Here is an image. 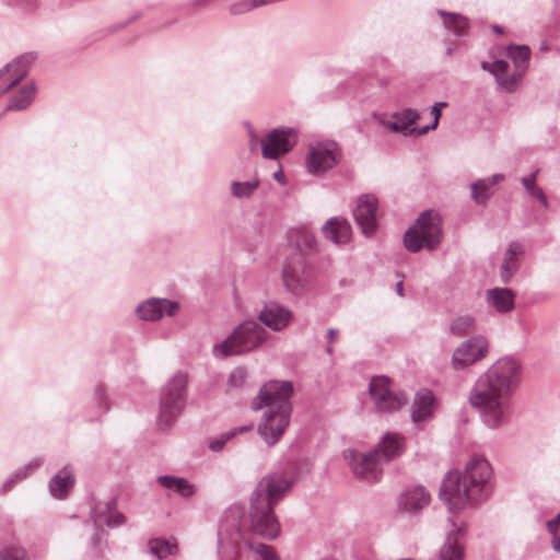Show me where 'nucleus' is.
<instances>
[{
    "mask_svg": "<svg viewBox=\"0 0 560 560\" xmlns=\"http://www.w3.org/2000/svg\"><path fill=\"white\" fill-rule=\"evenodd\" d=\"M442 240L441 218L433 211H424L404 235L405 247L417 253L422 248L435 249Z\"/></svg>",
    "mask_w": 560,
    "mask_h": 560,
    "instance_id": "nucleus-7",
    "label": "nucleus"
},
{
    "mask_svg": "<svg viewBox=\"0 0 560 560\" xmlns=\"http://www.w3.org/2000/svg\"><path fill=\"white\" fill-rule=\"evenodd\" d=\"M0 560H27V557L24 549L12 546L0 551Z\"/></svg>",
    "mask_w": 560,
    "mask_h": 560,
    "instance_id": "nucleus-44",
    "label": "nucleus"
},
{
    "mask_svg": "<svg viewBox=\"0 0 560 560\" xmlns=\"http://www.w3.org/2000/svg\"><path fill=\"white\" fill-rule=\"evenodd\" d=\"M305 237H306L307 243L310 244V246H312L315 243V241H314V238L312 236H305Z\"/></svg>",
    "mask_w": 560,
    "mask_h": 560,
    "instance_id": "nucleus-56",
    "label": "nucleus"
},
{
    "mask_svg": "<svg viewBox=\"0 0 560 560\" xmlns=\"http://www.w3.org/2000/svg\"><path fill=\"white\" fill-rule=\"evenodd\" d=\"M431 495L422 486H413L405 489L398 500L399 510L416 514L429 505Z\"/></svg>",
    "mask_w": 560,
    "mask_h": 560,
    "instance_id": "nucleus-21",
    "label": "nucleus"
},
{
    "mask_svg": "<svg viewBox=\"0 0 560 560\" xmlns=\"http://www.w3.org/2000/svg\"><path fill=\"white\" fill-rule=\"evenodd\" d=\"M186 398L187 377L177 373L161 389L158 415L160 425L170 428L175 423L186 407Z\"/></svg>",
    "mask_w": 560,
    "mask_h": 560,
    "instance_id": "nucleus-8",
    "label": "nucleus"
},
{
    "mask_svg": "<svg viewBox=\"0 0 560 560\" xmlns=\"http://www.w3.org/2000/svg\"><path fill=\"white\" fill-rule=\"evenodd\" d=\"M547 528L552 535V548L560 551V512L547 522Z\"/></svg>",
    "mask_w": 560,
    "mask_h": 560,
    "instance_id": "nucleus-43",
    "label": "nucleus"
},
{
    "mask_svg": "<svg viewBox=\"0 0 560 560\" xmlns=\"http://www.w3.org/2000/svg\"><path fill=\"white\" fill-rule=\"evenodd\" d=\"M246 380H247L246 369L238 366L230 373V375L228 377L226 386L229 389H241L246 385Z\"/></svg>",
    "mask_w": 560,
    "mask_h": 560,
    "instance_id": "nucleus-40",
    "label": "nucleus"
},
{
    "mask_svg": "<svg viewBox=\"0 0 560 560\" xmlns=\"http://www.w3.org/2000/svg\"><path fill=\"white\" fill-rule=\"evenodd\" d=\"M434 407L435 397L431 390L420 389L417 392L411 407V419L413 423L420 427L421 423L432 419Z\"/></svg>",
    "mask_w": 560,
    "mask_h": 560,
    "instance_id": "nucleus-22",
    "label": "nucleus"
},
{
    "mask_svg": "<svg viewBox=\"0 0 560 560\" xmlns=\"http://www.w3.org/2000/svg\"><path fill=\"white\" fill-rule=\"evenodd\" d=\"M248 429H249V427H241V428L232 429V430L223 433L221 436L211 440L209 443V448L212 452H220L223 450L224 445L226 444V442L229 440L234 438L237 433H242Z\"/></svg>",
    "mask_w": 560,
    "mask_h": 560,
    "instance_id": "nucleus-39",
    "label": "nucleus"
},
{
    "mask_svg": "<svg viewBox=\"0 0 560 560\" xmlns=\"http://www.w3.org/2000/svg\"><path fill=\"white\" fill-rule=\"evenodd\" d=\"M341 150L335 141H318L310 144L305 166L311 175L322 176L339 164Z\"/></svg>",
    "mask_w": 560,
    "mask_h": 560,
    "instance_id": "nucleus-9",
    "label": "nucleus"
},
{
    "mask_svg": "<svg viewBox=\"0 0 560 560\" xmlns=\"http://www.w3.org/2000/svg\"><path fill=\"white\" fill-rule=\"evenodd\" d=\"M524 256L525 248L522 243L513 241L508 244L499 267V276L503 283H509L518 272Z\"/></svg>",
    "mask_w": 560,
    "mask_h": 560,
    "instance_id": "nucleus-19",
    "label": "nucleus"
},
{
    "mask_svg": "<svg viewBox=\"0 0 560 560\" xmlns=\"http://www.w3.org/2000/svg\"><path fill=\"white\" fill-rule=\"evenodd\" d=\"M538 174V170L522 178V184L529 196L536 198L540 201L541 206L545 209L549 208V202L547 200L546 194L544 190L536 185V177Z\"/></svg>",
    "mask_w": 560,
    "mask_h": 560,
    "instance_id": "nucleus-34",
    "label": "nucleus"
},
{
    "mask_svg": "<svg viewBox=\"0 0 560 560\" xmlns=\"http://www.w3.org/2000/svg\"><path fill=\"white\" fill-rule=\"evenodd\" d=\"M405 122L410 125L415 124L419 118V113L412 108H405L401 113L397 114Z\"/></svg>",
    "mask_w": 560,
    "mask_h": 560,
    "instance_id": "nucleus-46",
    "label": "nucleus"
},
{
    "mask_svg": "<svg viewBox=\"0 0 560 560\" xmlns=\"http://www.w3.org/2000/svg\"><path fill=\"white\" fill-rule=\"evenodd\" d=\"M92 516L95 525L104 522L108 527H118L125 523L122 513L116 510V500L98 502L92 509Z\"/></svg>",
    "mask_w": 560,
    "mask_h": 560,
    "instance_id": "nucleus-24",
    "label": "nucleus"
},
{
    "mask_svg": "<svg viewBox=\"0 0 560 560\" xmlns=\"http://www.w3.org/2000/svg\"><path fill=\"white\" fill-rule=\"evenodd\" d=\"M489 306L499 313H508L515 306V294L509 288H493L486 291Z\"/></svg>",
    "mask_w": 560,
    "mask_h": 560,
    "instance_id": "nucleus-26",
    "label": "nucleus"
},
{
    "mask_svg": "<svg viewBox=\"0 0 560 560\" xmlns=\"http://www.w3.org/2000/svg\"><path fill=\"white\" fill-rule=\"evenodd\" d=\"M293 384L289 381H269L253 400V409H265L258 432L269 445L277 443L290 423Z\"/></svg>",
    "mask_w": 560,
    "mask_h": 560,
    "instance_id": "nucleus-4",
    "label": "nucleus"
},
{
    "mask_svg": "<svg viewBox=\"0 0 560 560\" xmlns=\"http://www.w3.org/2000/svg\"><path fill=\"white\" fill-rule=\"evenodd\" d=\"M489 353V340L482 335H474L462 341L453 351L451 364L456 371L469 368L483 360Z\"/></svg>",
    "mask_w": 560,
    "mask_h": 560,
    "instance_id": "nucleus-10",
    "label": "nucleus"
},
{
    "mask_svg": "<svg viewBox=\"0 0 560 560\" xmlns=\"http://www.w3.org/2000/svg\"><path fill=\"white\" fill-rule=\"evenodd\" d=\"M291 481L280 472L268 474L260 479L250 495L249 514L242 516L237 508L230 509L222 521L231 512L238 513L241 532L247 537L262 539H275L280 533V525L275 515L276 504L284 498L290 490Z\"/></svg>",
    "mask_w": 560,
    "mask_h": 560,
    "instance_id": "nucleus-2",
    "label": "nucleus"
},
{
    "mask_svg": "<svg viewBox=\"0 0 560 560\" xmlns=\"http://www.w3.org/2000/svg\"><path fill=\"white\" fill-rule=\"evenodd\" d=\"M447 54L451 55L452 54V48H447Z\"/></svg>",
    "mask_w": 560,
    "mask_h": 560,
    "instance_id": "nucleus-57",
    "label": "nucleus"
},
{
    "mask_svg": "<svg viewBox=\"0 0 560 560\" xmlns=\"http://www.w3.org/2000/svg\"><path fill=\"white\" fill-rule=\"evenodd\" d=\"M322 233L336 245H346L351 240V225L342 217H332L322 226Z\"/></svg>",
    "mask_w": 560,
    "mask_h": 560,
    "instance_id": "nucleus-23",
    "label": "nucleus"
},
{
    "mask_svg": "<svg viewBox=\"0 0 560 560\" xmlns=\"http://www.w3.org/2000/svg\"><path fill=\"white\" fill-rule=\"evenodd\" d=\"M177 549V545L170 540L151 539L149 541V552L156 559L162 560L170 555H173Z\"/></svg>",
    "mask_w": 560,
    "mask_h": 560,
    "instance_id": "nucleus-35",
    "label": "nucleus"
},
{
    "mask_svg": "<svg viewBox=\"0 0 560 560\" xmlns=\"http://www.w3.org/2000/svg\"><path fill=\"white\" fill-rule=\"evenodd\" d=\"M258 319L273 331H281L290 324L292 312L278 302L266 303L258 314Z\"/></svg>",
    "mask_w": 560,
    "mask_h": 560,
    "instance_id": "nucleus-20",
    "label": "nucleus"
},
{
    "mask_svg": "<svg viewBox=\"0 0 560 560\" xmlns=\"http://www.w3.org/2000/svg\"><path fill=\"white\" fill-rule=\"evenodd\" d=\"M273 178L276 180H278L279 183H282V178H283V175H282V172L281 171H278L273 174Z\"/></svg>",
    "mask_w": 560,
    "mask_h": 560,
    "instance_id": "nucleus-52",
    "label": "nucleus"
},
{
    "mask_svg": "<svg viewBox=\"0 0 560 560\" xmlns=\"http://www.w3.org/2000/svg\"><path fill=\"white\" fill-rule=\"evenodd\" d=\"M259 186L258 180L233 182L231 184V192L236 198H248Z\"/></svg>",
    "mask_w": 560,
    "mask_h": 560,
    "instance_id": "nucleus-36",
    "label": "nucleus"
},
{
    "mask_svg": "<svg viewBox=\"0 0 560 560\" xmlns=\"http://www.w3.org/2000/svg\"><path fill=\"white\" fill-rule=\"evenodd\" d=\"M476 329V318L464 314L456 316L450 324V332L456 337H463Z\"/></svg>",
    "mask_w": 560,
    "mask_h": 560,
    "instance_id": "nucleus-33",
    "label": "nucleus"
},
{
    "mask_svg": "<svg viewBox=\"0 0 560 560\" xmlns=\"http://www.w3.org/2000/svg\"><path fill=\"white\" fill-rule=\"evenodd\" d=\"M178 310V303L167 299L151 298L140 303L136 313L141 320H159L164 315L173 316Z\"/></svg>",
    "mask_w": 560,
    "mask_h": 560,
    "instance_id": "nucleus-18",
    "label": "nucleus"
},
{
    "mask_svg": "<svg viewBox=\"0 0 560 560\" xmlns=\"http://www.w3.org/2000/svg\"><path fill=\"white\" fill-rule=\"evenodd\" d=\"M377 198L373 195H362L353 210V217L365 236H372L377 229Z\"/></svg>",
    "mask_w": 560,
    "mask_h": 560,
    "instance_id": "nucleus-15",
    "label": "nucleus"
},
{
    "mask_svg": "<svg viewBox=\"0 0 560 560\" xmlns=\"http://www.w3.org/2000/svg\"><path fill=\"white\" fill-rule=\"evenodd\" d=\"M158 482L165 489L174 491L184 498H189L195 493V487L186 478L164 475L158 478Z\"/></svg>",
    "mask_w": 560,
    "mask_h": 560,
    "instance_id": "nucleus-30",
    "label": "nucleus"
},
{
    "mask_svg": "<svg viewBox=\"0 0 560 560\" xmlns=\"http://www.w3.org/2000/svg\"><path fill=\"white\" fill-rule=\"evenodd\" d=\"M272 3V0H243L238 3H235L231 7L232 14H242L248 12L258 7H262L266 4Z\"/></svg>",
    "mask_w": 560,
    "mask_h": 560,
    "instance_id": "nucleus-41",
    "label": "nucleus"
},
{
    "mask_svg": "<svg viewBox=\"0 0 560 560\" xmlns=\"http://www.w3.org/2000/svg\"><path fill=\"white\" fill-rule=\"evenodd\" d=\"M42 464L39 458L32 459L26 466L19 469L8 481L4 483V491L9 490L18 480H22L27 475L38 468Z\"/></svg>",
    "mask_w": 560,
    "mask_h": 560,
    "instance_id": "nucleus-38",
    "label": "nucleus"
},
{
    "mask_svg": "<svg viewBox=\"0 0 560 560\" xmlns=\"http://www.w3.org/2000/svg\"><path fill=\"white\" fill-rule=\"evenodd\" d=\"M94 395H95L96 404H97L98 408L101 409V412L107 411L108 405H107L106 395H105L103 388L96 387Z\"/></svg>",
    "mask_w": 560,
    "mask_h": 560,
    "instance_id": "nucleus-45",
    "label": "nucleus"
},
{
    "mask_svg": "<svg viewBox=\"0 0 560 560\" xmlns=\"http://www.w3.org/2000/svg\"><path fill=\"white\" fill-rule=\"evenodd\" d=\"M370 397L375 411L382 413L395 412L407 402L404 394L390 389L389 378L386 376H375L371 380Z\"/></svg>",
    "mask_w": 560,
    "mask_h": 560,
    "instance_id": "nucleus-11",
    "label": "nucleus"
},
{
    "mask_svg": "<svg viewBox=\"0 0 560 560\" xmlns=\"http://www.w3.org/2000/svg\"><path fill=\"white\" fill-rule=\"evenodd\" d=\"M481 68L489 71L494 75L499 86L505 92H513L517 88L516 75H508L509 63L505 60L499 59L493 62L482 61Z\"/></svg>",
    "mask_w": 560,
    "mask_h": 560,
    "instance_id": "nucleus-25",
    "label": "nucleus"
},
{
    "mask_svg": "<svg viewBox=\"0 0 560 560\" xmlns=\"http://www.w3.org/2000/svg\"><path fill=\"white\" fill-rule=\"evenodd\" d=\"M396 292L402 296L404 295V292H402V282L399 281L397 284H396Z\"/></svg>",
    "mask_w": 560,
    "mask_h": 560,
    "instance_id": "nucleus-53",
    "label": "nucleus"
},
{
    "mask_svg": "<svg viewBox=\"0 0 560 560\" xmlns=\"http://www.w3.org/2000/svg\"><path fill=\"white\" fill-rule=\"evenodd\" d=\"M298 142V133L291 127H278L261 138V155L276 160L290 152Z\"/></svg>",
    "mask_w": 560,
    "mask_h": 560,
    "instance_id": "nucleus-13",
    "label": "nucleus"
},
{
    "mask_svg": "<svg viewBox=\"0 0 560 560\" xmlns=\"http://www.w3.org/2000/svg\"><path fill=\"white\" fill-rule=\"evenodd\" d=\"M248 147L250 152H257L259 148L261 149V139L252 128L248 130Z\"/></svg>",
    "mask_w": 560,
    "mask_h": 560,
    "instance_id": "nucleus-47",
    "label": "nucleus"
},
{
    "mask_svg": "<svg viewBox=\"0 0 560 560\" xmlns=\"http://www.w3.org/2000/svg\"><path fill=\"white\" fill-rule=\"evenodd\" d=\"M493 31H494L495 33H498V34H502V33H503V30H502V28H501V26H499V25H494V26H493Z\"/></svg>",
    "mask_w": 560,
    "mask_h": 560,
    "instance_id": "nucleus-55",
    "label": "nucleus"
},
{
    "mask_svg": "<svg viewBox=\"0 0 560 560\" xmlns=\"http://www.w3.org/2000/svg\"><path fill=\"white\" fill-rule=\"evenodd\" d=\"M405 448L404 438L398 433H387L383 436L377 447L380 460L384 464L399 456Z\"/></svg>",
    "mask_w": 560,
    "mask_h": 560,
    "instance_id": "nucleus-27",
    "label": "nucleus"
},
{
    "mask_svg": "<svg viewBox=\"0 0 560 560\" xmlns=\"http://www.w3.org/2000/svg\"><path fill=\"white\" fill-rule=\"evenodd\" d=\"M242 545L252 550L254 560H279L273 547L255 542L254 539L247 537L246 533L241 532L238 513L233 511L224 521L220 522L218 532L219 553L224 560H235Z\"/></svg>",
    "mask_w": 560,
    "mask_h": 560,
    "instance_id": "nucleus-5",
    "label": "nucleus"
},
{
    "mask_svg": "<svg viewBox=\"0 0 560 560\" xmlns=\"http://www.w3.org/2000/svg\"><path fill=\"white\" fill-rule=\"evenodd\" d=\"M451 528L440 548L438 560H463L465 557L466 524L450 520Z\"/></svg>",
    "mask_w": 560,
    "mask_h": 560,
    "instance_id": "nucleus-14",
    "label": "nucleus"
},
{
    "mask_svg": "<svg viewBox=\"0 0 560 560\" xmlns=\"http://www.w3.org/2000/svg\"><path fill=\"white\" fill-rule=\"evenodd\" d=\"M282 281L285 289L294 295H302L306 292L311 282L300 258H294L284 265Z\"/></svg>",
    "mask_w": 560,
    "mask_h": 560,
    "instance_id": "nucleus-17",
    "label": "nucleus"
},
{
    "mask_svg": "<svg viewBox=\"0 0 560 560\" xmlns=\"http://www.w3.org/2000/svg\"><path fill=\"white\" fill-rule=\"evenodd\" d=\"M269 337V332L256 320H244L225 340L213 346L212 353L219 359L248 353L260 347Z\"/></svg>",
    "mask_w": 560,
    "mask_h": 560,
    "instance_id": "nucleus-6",
    "label": "nucleus"
},
{
    "mask_svg": "<svg viewBox=\"0 0 560 560\" xmlns=\"http://www.w3.org/2000/svg\"><path fill=\"white\" fill-rule=\"evenodd\" d=\"M74 481L73 470L69 466L63 467L49 481L50 494L56 499L66 498L72 489Z\"/></svg>",
    "mask_w": 560,
    "mask_h": 560,
    "instance_id": "nucleus-28",
    "label": "nucleus"
},
{
    "mask_svg": "<svg viewBox=\"0 0 560 560\" xmlns=\"http://www.w3.org/2000/svg\"><path fill=\"white\" fill-rule=\"evenodd\" d=\"M493 471L482 456H472L465 466L464 475L448 471L442 480L440 499L452 512H459L469 504L487 500L493 489Z\"/></svg>",
    "mask_w": 560,
    "mask_h": 560,
    "instance_id": "nucleus-3",
    "label": "nucleus"
},
{
    "mask_svg": "<svg viewBox=\"0 0 560 560\" xmlns=\"http://www.w3.org/2000/svg\"><path fill=\"white\" fill-rule=\"evenodd\" d=\"M471 187V197L477 203H485L489 197H490V187L491 185L488 183V180L485 179H478L477 182L472 183L470 185Z\"/></svg>",
    "mask_w": 560,
    "mask_h": 560,
    "instance_id": "nucleus-37",
    "label": "nucleus"
},
{
    "mask_svg": "<svg viewBox=\"0 0 560 560\" xmlns=\"http://www.w3.org/2000/svg\"><path fill=\"white\" fill-rule=\"evenodd\" d=\"M438 13L443 18L444 26L452 31L454 35L460 37L468 27V21L465 16L456 13H447L439 10Z\"/></svg>",
    "mask_w": 560,
    "mask_h": 560,
    "instance_id": "nucleus-32",
    "label": "nucleus"
},
{
    "mask_svg": "<svg viewBox=\"0 0 560 560\" xmlns=\"http://www.w3.org/2000/svg\"><path fill=\"white\" fill-rule=\"evenodd\" d=\"M36 85L34 82H27L21 86L8 101L7 109L22 110L27 108L34 101Z\"/></svg>",
    "mask_w": 560,
    "mask_h": 560,
    "instance_id": "nucleus-29",
    "label": "nucleus"
},
{
    "mask_svg": "<svg viewBox=\"0 0 560 560\" xmlns=\"http://www.w3.org/2000/svg\"><path fill=\"white\" fill-rule=\"evenodd\" d=\"M394 117H395V120L390 121L387 125V128L390 129L392 131L402 133L404 136H408L413 132L419 133V129H417L416 127H410L411 125L408 122H405L404 119H401L397 114H395Z\"/></svg>",
    "mask_w": 560,
    "mask_h": 560,
    "instance_id": "nucleus-42",
    "label": "nucleus"
},
{
    "mask_svg": "<svg viewBox=\"0 0 560 560\" xmlns=\"http://www.w3.org/2000/svg\"><path fill=\"white\" fill-rule=\"evenodd\" d=\"M503 178H504V176L502 174H494L491 177L486 178V179L488 180V183L491 186H493V185L498 184L499 182H501Z\"/></svg>",
    "mask_w": 560,
    "mask_h": 560,
    "instance_id": "nucleus-50",
    "label": "nucleus"
},
{
    "mask_svg": "<svg viewBox=\"0 0 560 560\" xmlns=\"http://www.w3.org/2000/svg\"><path fill=\"white\" fill-rule=\"evenodd\" d=\"M343 458L350 465L352 472L368 482H375L382 476V462L377 451H369L364 454L352 448L343 451Z\"/></svg>",
    "mask_w": 560,
    "mask_h": 560,
    "instance_id": "nucleus-12",
    "label": "nucleus"
},
{
    "mask_svg": "<svg viewBox=\"0 0 560 560\" xmlns=\"http://www.w3.org/2000/svg\"><path fill=\"white\" fill-rule=\"evenodd\" d=\"M508 56L512 59L515 68L511 75H516L518 82L527 69L530 50L524 45H512L508 48Z\"/></svg>",
    "mask_w": 560,
    "mask_h": 560,
    "instance_id": "nucleus-31",
    "label": "nucleus"
},
{
    "mask_svg": "<svg viewBox=\"0 0 560 560\" xmlns=\"http://www.w3.org/2000/svg\"><path fill=\"white\" fill-rule=\"evenodd\" d=\"M521 382V365L510 357L492 363L476 380L469 405L476 409L489 429H499L509 421V398Z\"/></svg>",
    "mask_w": 560,
    "mask_h": 560,
    "instance_id": "nucleus-1",
    "label": "nucleus"
},
{
    "mask_svg": "<svg viewBox=\"0 0 560 560\" xmlns=\"http://www.w3.org/2000/svg\"><path fill=\"white\" fill-rule=\"evenodd\" d=\"M33 60L32 54L22 55L0 69V96L26 77Z\"/></svg>",
    "mask_w": 560,
    "mask_h": 560,
    "instance_id": "nucleus-16",
    "label": "nucleus"
},
{
    "mask_svg": "<svg viewBox=\"0 0 560 560\" xmlns=\"http://www.w3.org/2000/svg\"><path fill=\"white\" fill-rule=\"evenodd\" d=\"M338 336V330L335 328H328L327 329V341L329 343V347H327L326 351L327 353H332L331 345L336 341Z\"/></svg>",
    "mask_w": 560,
    "mask_h": 560,
    "instance_id": "nucleus-49",
    "label": "nucleus"
},
{
    "mask_svg": "<svg viewBox=\"0 0 560 560\" xmlns=\"http://www.w3.org/2000/svg\"><path fill=\"white\" fill-rule=\"evenodd\" d=\"M431 115L433 116L434 120L431 125H428L421 129H419V135L425 133L428 130L435 129L439 125V119L441 117V113L439 112L438 106H432Z\"/></svg>",
    "mask_w": 560,
    "mask_h": 560,
    "instance_id": "nucleus-48",
    "label": "nucleus"
},
{
    "mask_svg": "<svg viewBox=\"0 0 560 560\" xmlns=\"http://www.w3.org/2000/svg\"><path fill=\"white\" fill-rule=\"evenodd\" d=\"M433 106H438L439 112L441 113L442 108L447 106V103H445V102H438Z\"/></svg>",
    "mask_w": 560,
    "mask_h": 560,
    "instance_id": "nucleus-54",
    "label": "nucleus"
},
{
    "mask_svg": "<svg viewBox=\"0 0 560 560\" xmlns=\"http://www.w3.org/2000/svg\"><path fill=\"white\" fill-rule=\"evenodd\" d=\"M210 0H194L189 4L190 5H197V7H207L209 4Z\"/></svg>",
    "mask_w": 560,
    "mask_h": 560,
    "instance_id": "nucleus-51",
    "label": "nucleus"
}]
</instances>
